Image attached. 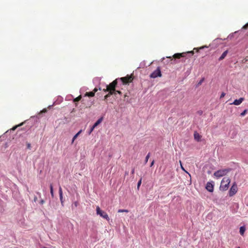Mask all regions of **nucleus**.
I'll return each instance as SVG.
<instances>
[{
  "instance_id": "obj_1",
  "label": "nucleus",
  "mask_w": 248,
  "mask_h": 248,
  "mask_svg": "<svg viewBox=\"0 0 248 248\" xmlns=\"http://www.w3.org/2000/svg\"><path fill=\"white\" fill-rule=\"evenodd\" d=\"M230 182L231 180L229 178L224 177L221 182V184L219 187L220 190L222 191H226L229 188Z\"/></svg>"
},
{
  "instance_id": "obj_2",
  "label": "nucleus",
  "mask_w": 248,
  "mask_h": 248,
  "mask_svg": "<svg viewBox=\"0 0 248 248\" xmlns=\"http://www.w3.org/2000/svg\"><path fill=\"white\" fill-rule=\"evenodd\" d=\"M119 79H116L113 81H112L111 83H110L107 86V89L105 91H108L109 92H113L114 93L115 91V88L117 84V80Z\"/></svg>"
},
{
  "instance_id": "obj_3",
  "label": "nucleus",
  "mask_w": 248,
  "mask_h": 248,
  "mask_svg": "<svg viewBox=\"0 0 248 248\" xmlns=\"http://www.w3.org/2000/svg\"><path fill=\"white\" fill-rule=\"evenodd\" d=\"M230 170L229 169L220 170L215 171L214 173V175L218 178L225 175Z\"/></svg>"
},
{
  "instance_id": "obj_4",
  "label": "nucleus",
  "mask_w": 248,
  "mask_h": 248,
  "mask_svg": "<svg viewBox=\"0 0 248 248\" xmlns=\"http://www.w3.org/2000/svg\"><path fill=\"white\" fill-rule=\"evenodd\" d=\"M96 214L100 216L103 218L106 219L107 220H109V217L108 214L105 212L101 210L99 206L96 207Z\"/></svg>"
},
{
  "instance_id": "obj_5",
  "label": "nucleus",
  "mask_w": 248,
  "mask_h": 248,
  "mask_svg": "<svg viewBox=\"0 0 248 248\" xmlns=\"http://www.w3.org/2000/svg\"><path fill=\"white\" fill-rule=\"evenodd\" d=\"M123 82V84H126L132 82L133 80V75H127L126 77L121 78L119 79Z\"/></svg>"
},
{
  "instance_id": "obj_6",
  "label": "nucleus",
  "mask_w": 248,
  "mask_h": 248,
  "mask_svg": "<svg viewBox=\"0 0 248 248\" xmlns=\"http://www.w3.org/2000/svg\"><path fill=\"white\" fill-rule=\"evenodd\" d=\"M162 76L160 68L158 67L157 69L154 71L150 76L151 78H156L157 77H161Z\"/></svg>"
},
{
  "instance_id": "obj_7",
  "label": "nucleus",
  "mask_w": 248,
  "mask_h": 248,
  "mask_svg": "<svg viewBox=\"0 0 248 248\" xmlns=\"http://www.w3.org/2000/svg\"><path fill=\"white\" fill-rule=\"evenodd\" d=\"M237 191V186L235 183H234L231 186L229 192V195L230 197H232L234 195Z\"/></svg>"
},
{
  "instance_id": "obj_8",
  "label": "nucleus",
  "mask_w": 248,
  "mask_h": 248,
  "mask_svg": "<svg viewBox=\"0 0 248 248\" xmlns=\"http://www.w3.org/2000/svg\"><path fill=\"white\" fill-rule=\"evenodd\" d=\"M186 53H190L191 55H193L194 52L193 51H188L187 52H183L181 53H175L173 55V58L174 59H180L181 57H185Z\"/></svg>"
},
{
  "instance_id": "obj_9",
  "label": "nucleus",
  "mask_w": 248,
  "mask_h": 248,
  "mask_svg": "<svg viewBox=\"0 0 248 248\" xmlns=\"http://www.w3.org/2000/svg\"><path fill=\"white\" fill-rule=\"evenodd\" d=\"M214 184L213 182H207L206 185V189L209 192H213L214 190Z\"/></svg>"
},
{
  "instance_id": "obj_10",
  "label": "nucleus",
  "mask_w": 248,
  "mask_h": 248,
  "mask_svg": "<svg viewBox=\"0 0 248 248\" xmlns=\"http://www.w3.org/2000/svg\"><path fill=\"white\" fill-rule=\"evenodd\" d=\"M97 91V89L95 88L92 92H86L85 96L88 97H93L94 96L95 93Z\"/></svg>"
},
{
  "instance_id": "obj_11",
  "label": "nucleus",
  "mask_w": 248,
  "mask_h": 248,
  "mask_svg": "<svg viewBox=\"0 0 248 248\" xmlns=\"http://www.w3.org/2000/svg\"><path fill=\"white\" fill-rule=\"evenodd\" d=\"M244 100V98L243 97H241L239 99H235L232 103L231 104H233L234 105L238 106L240 105L243 101Z\"/></svg>"
},
{
  "instance_id": "obj_12",
  "label": "nucleus",
  "mask_w": 248,
  "mask_h": 248,
  "mask_svg": "<svg viewBox=\"0 0 248 248\" xmlns=\"http://www.w3.org/2000/svg\"><path fill=\"white\" fill-rule=\"evenodd\" d=\"M59 195H60V199L61 202L62 204L63 202V197H62V188L61 186L59 187Z\"/></svg>"
},
{
  "instance_id": "obj_13",
  "label": "nucleus",
  "mask_w": 248,
  "mask_h": 248,
  "mask_svg": "<svg viewBox=\"0 0 248 248\" xmlns=\"http://www.w3.org/2000/svg\"><path fill=\"white\" fill-rule=\"evenodd\" d=\"M194 137L195 140L199 141L201 140V136L197 132H195L194 133Z\"/></svg>"
},
{
  "instance_id": "obj_14",
  "label": "nucleus",
  "mask_w": 248,
  "mask_h": 248,
  "mask_svg": "<svg viewBox=\"0 0 248 248\" xmlns=\"http://www.w3.org/2000/svg\"><path fill=\"white\" fill-rule=\"evenodd\" d=\"M103 117H102L99 118L93 125V127H96L98 124H99L103 121Z\"/></svg>"
},
{
  "instance_id": "obj_15",
  "label": "nucleus",
  "mask_w": 248,
  "mask_h": 248,
  "mask_svg": "<svg viewBox=\"0 0 248 248\" xmlns=\"http://www.w3.org/2000/svg\"><path fill=\"white\" fill-rule=\"evenodd\" d=\"M228 53V50L225 51L221 55V56L219 57L218 59L219 61H221L223 60L225 57L226 56L227 54Z\"/></svg>"
},
{
  "instance_id": "obj_16",
  "label": "nucleus",
  "mask_w": 248,
  "mask_h": 248,
  "mask_svg": "<svg viewBox=\"0 0 248 248\" xmlns=\"http://www.w3.org/2000/svg\"><path fill=\"white\" fill-rule=\"evenodd\" d=\"M246 231V228L245 226H241L240 228V233L241 235H244V232Z\"/></svg>"
},
{
  "instance_id": "obj_17",
  "label": "nucleus",
  "mask_w": 248,
  "mask_h": 248,
  "mask_svg": "<svg viewBox=\"0 0 248 248\" xmlns=\"http://www.w3.org/2000/svg\"><path fill=\"white\" fill-rule=\"evenodd\" d=\"M82 130H80L78 132L73 138L72 139V143L74 141V140L77 139L78 136L81 133Z\"/></svg>"
},
{
  "instance_id": "obj_18",
  "label": "nucleus",
  "mask_w": 248,
  "mask_h": 248,
  "mask_svg": "<svg viewBox=\"0 0 248 248\" xmlns=\"http://www.w3.org/2000/svg\"><path fill=\"white\" fill-rule=\"evenodd\" d=\"M81 95H80L78 97H77L76 98H75L73 100V102H78V101H80L81 100Z\"/></svg>"
},
{
  "instance_id": "obj_19",
  "label": "nucleus",
  "mask_w": 248,
  "mask_h": 248,
  "mask_svg": "<svg viewBox=\"0 0 248 248\" xmlns=\"http://www.w3.org/2000/svg\"><path fill=\"white\" fill-rule=\"evenodd\" d=\"M50 193H51L52 197L53 198L54 197V193H53V186L51 184L50 186Z\"/></svg>"
},
{
  "instance_id": "obj_20",
  "label": "nucleus",
  "mask_w": 248,
  "mask_h": 248,
  "mask_svg": "<svg viewBox=\"0 0 248 248\" xmlns=\"http://www.w3.org/2000/svg\"><path fill=\"white\" fill-rule=\"evenodd\" d=\"M113 93H113V92H109V93H108V94H106V95L105 96V97H104V98H105V99H107V98H108V97H109L110 95H112V94H113Z\"/></svg>"
},
{
  "instance_id": "obj_21",
  "label": "nucleus",
  "mask_w": 248,
  "mask_h": 248,
  "mask_svg": "<svg viewBox=\"0 0 248 248\" xmlns=\"http://www.w3.org/2000/svg\"><path fill=\"white\" fill-rule=\"evenodd\" d=\"M150 153H149L147 155H146V157H145V163H147L148 161V159L150 157Z\"/></svg>"
},
{
  "instance_id": "obj_22",
  "label": "nucleus",
  "mask_w": 248,
  "mask_h": 248,
  "mask_svg": "<svg viewBox=\"0 0 248 248\" xmlns=\"http://www.w3.org/2000/svg\"><path fill=\"white\" fill-rule=\"evenodd\" d=\"M141 181H142V178H140V180L139 181V182H138V184H137V188H138V189H139V187L141 185Z\"/></svg>"
},
{
  "instance_id": "obj_23",
  "label": "nucleus",
  "mask_w": 248,
  "mask_h": 248,
  "mask_svg": "<svg viewBox=\"0 0 248 248\" xmlns=\"http://www.w3.org/2000/svg\"><path fill=\"white\" fill-rule=\"evenodd\" d=\"M247 109H245L241 114H240V116H244L245 115V114L247 113Z\"/></svg>"
},
{
  "instance_id": "obj_24",
  "label": "nucleus",
  "mask_w": 248,
  "mask_h": 248,
  "mask_svg": "<svg viewBox=\"0 0 248 248\" xmlns=\"http://www.w3.org/2000/svg\"><path fill=\"white\" fill-rule=\"evenodd\" d=\"M22 124H23V123H21V124H19V125H16V126H14V127L12 128V130H15L16 129V128H17V127H18V126H20V125H22Z\"/></svg>"
},
{
  "instance_id": "obj_25",
  "label": "nucleus",
  "mask_w": 248,
  "mask_h": 248,
  "mask_svg": "<svg viewBox=\"0 0 248 248\" xmlns=\"http://www.w3.org/2000/svg\"><path fill=\"white\" fill-rule=\"evenodd\" d=\"M179 162H180V165H181V168L182 169V170H184V171H185L186 172L188 173V172H187V171H186L185 170L184 168L183 167V165H182V162H181V161H180H180H179Z\"/></svg>"
},
{
  "instance_id": "obj_26",
  "label": "nucleus",
  "mask_w": 248,
  "mask_h": 248,
  "mask_svg": "<svg viewBox=\"0 0 248 248\" xmlns=\"http://www.w3.org/2000/svg\"><path fill=\"white\" fill-rule=\"evenodd\" d=\"M119 213L121 212H126L127 213L128 211L127 210H124V209H119L118 211Z\"/></svg>"
},
{
  "instance_id": "obj_27",
  "label": "nucleus",
  "mask_w": 248,
  "mask_h": 248,
  "mask_svg": "<svg viewBox=\"0 0 248 248\" xmlns=\"http://www.w3.org/2000/svg\"><path fill=\"white\" fill-rule=\"evenodd\" d=\"M95 128V127H93V125L92 127L91 128V129L89 132V134H90L93 131V130H94V129Z\"/></svg>"
},
{
  "instance_id": "obj_28",
  "label": "nucleus",
  "mask_w": 248,
  "mask_h": 248,
  "mask_svg": "<svg viewBox=\"0 0 248 248\" xmlns=\"http://www.w3.org/2000/svg\"><path fill=\"white\" fill-rule=\"evenodd\" d=\"M248 28V22L242 27V29H247Z\"/></svg>"
},
{
  "instance_id": "obj_29",
  "label": "nucleus",
  "mask_w": 248,
  "mask_h": 248,
  "mask_svg": "<svg viewBox=\"0 0 248 248\" xmlns=\"http://www.w3.org/2000/svg\"><path fill=\"white\" fill-rule=\"evenodd\" d=\"M225 93H222L221 94L220 98H222L224 97L225 96Z\"/></svg>"
},
{
  "instance_id": "obj_30",
  "label": "nucleus",
  "mask_w": 248,
  "mask_h": 248,
  "mask_svg": "<svg viewBox=\"0 0 248 248\" xmlns=\"http://www.w3.org/2000/svg\"><path fill=\"white\" fill-rule=\"evenodd\" d=\"M44 202H45V201H44V200H41L40 201V203L41 204H43L44 203Z\"/></svg>"
},
{
  "instance_id": "obj_31",
  "label": "nucleus",
  "mask_w": 248,
  "mask_h": 248,
  "mask_svg": "<svg viewBox=\"0 0 248 248\" xmlns=\"http://www.w3.org/2000/svg\"><path fill=\"white\" fill-rule=\"evenodd\" d=\"M134 172H135V169L133 168L132 170V171H131V174H134Z\"/></svg>"
},
{
  "instance_id": "obj_32",
  "label": "nucleus",
  "mask_w": 248,
  "mask_h": 248,
  "mask_svg": "<svg viewBox=\"0 0 248 248\" xmlns=\"http://www.w3.org/2000/svg\"><path fill=\"white\" fill-rule=\"evenodd\" d=\"M74 205L76 207H77L78 205V202H75Z\"/></svg>"
},
{
  "instance_id": "obj_33",
  "label": "nucleus",
  "mask_w": 248,
  "mask_h": 248,
  "mask_svg": "<svg viewBox=\"0 0 248 248\" xmlns=\"http://www.w3.org/2000/svg\"><path fill=\"white\" fill-rule=\"evenodd\" d=\"M115 92H116L117 93H118L119 94H122V92L120 91H116Z\"/></svg>"
},
{
  "instance_id": "obj_34",
  "label": "nucleus",
  "mask_w": 248,
  "mask_h": 248,
  "mask_svg": "<svg viewBox=\"0 0 248 248\" xmlns=\"http://www.w3.org/2000/svg\"><path fill=\"white\" fill-rule=\"evenodd\" d=\"M203 80V79H202V80H201V81L198 83V84H199V85L201 84H202V82Z\"/></svg>"
},
{
  "instance_id": "obj_35",
  "label": "nucleus",
  "mask_w": 248,
  "mask_h": 248,
  "mask_svg": "<svg viewBox=\"0 0 248 248\" xmlns=\"http://www.w3.org/2000/svg\"><path fill=\"white\" fill-rule=\"evenodd\" d=\"M41 112H46V109H44Z\"/></svg>"
},
{
  "instance_id": "obj_36",
  "label": "nucleus",
  "mask_w": 248,
  "mask_h": 248,
  "mask_svg": "<svg viewBox=\"0 0 248 248\" xmlns=\"http://www.w3.org/2000/svg\"><path fill=\"white\" fill-rule=\"evenodd\" d=\"M37 197H35L34 198V201L35 202L37 201Z\"/></svg>"
},
{
  "instance_id": "obj_37",
  "label": "nucleus",
  "mask_w": 248,
  "mask_h": 248,
  "mask_svg": "<svg viewBox=\"0 0 248 248\" xmlns=\"http://www.w3.org/2000/svg\"><path fill=\"white\" fill-rule=\"evenodd\" d=\"M154 161L153 160V161L152 162V163H151V166H151V167H152V166L154 165Z\"/></svg>"
},
{
  "instance_id": "obj_38",
  "label": "nucleus",
  "mask_w": 248,
  "mask_h": 248,
  "mask_svg": "<svg viewBox=\"0 0 248 248\" xmlns=\"http://www.w3.org/2000/svg\"><path fill=\"white\" fill-rule=\"evenodd\" d=\"M27 146H28V148H30V147H31V144H30V143H28V144Z\"/></svg>"
},
{
  "instance_id": "obj_39",
  "label": "nucleus",
  "mask_w": 248,
  "mask_h": 248,
  "mask_svg": "<svg viewBox=\"0 0 248 248\" xmlns=\"http://www.w3.org/2000/svg\"><path fill=\"white\" fill-rule=\"evenodd\" d=\"M125 174H128V172H125Z\"/></svg>"
},
{
  "instance_id": "obj_40",
  "label": "nucleus",
  "mask_w": 248,
  "mask_h": 248,
  "mask_svg": "<svg viewBox=\"0 0 248 248\" xmlns=\"http://www.w3.org/2000/svg\"><path fill=\"white\" fill-rule=\"evenodd\" d=\"M126 96V95H124V98H125Z\"/></svg>"
},
{
  "instance_id": "obj_41",
  "label": "nucleus",
  "mask_w": 248,
  "mask_h": 248,
  "mask_svg": "<svg viewBox=\"0 0 248 248\" xmlns=\"http://www.w3.org/2000/svg\"><path fill=\"white\" fill-rule=\"evenodd\" d=\"M168 58L170 59L171 57H169Z\"/></svg>"
},
{
  "instance_id": "obj_42",
  "label": "nucleus",
  "mask_w": 248,
  "mask_h": 248,
  "mask_svg": "<svg viewBox=\"0 0 248 248\" xmlns=\"http://www.w3.org/2000/svg\"><path fill=\"white\" fill-rule=\"evenodd\" d=\"M237 248H240V247H237Z\"/></svg>"
}]
</instances>
